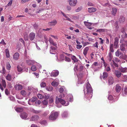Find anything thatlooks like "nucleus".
Masks as SVG:
<instances>
[{"mask_svg": "<svg viewBox=\"0 0 127 127\" xmlns=\"http://www.w3.org/2000/svg\"><path fill=\"white\" fill-rule=\"evenodd\" d=\"M108 76V74L106 72H104L103 73V75L102 77L103 79H106Z\"/></svg>", "mask_w": 127, "mask_h": 127, "instance_id": "obj_34", "label": "nucleus"}, {"mask_svg": "<svg viewBox=\"0 0 127 127\" xmlns=\"http://www.w3.org/2000/svg\"><path fill=\"white\" fill-rule=\"evenodd\" d=\"M57 48V46H51L50 50V53L52 54H55L56 53V50Z\"/></svg>", "mask_w": 127, "mask_h": 127, "instance_id": "obj_8", "label": "nucleus"}, {"mask_svg": "<svg viewBox=\"0 0 127 127\" xmlns=\"http://www.w3.org/2000/svg\"><path fill=\"white\" fill-rule=\"evenodd\" d=\"M112 71L114 72V75L117 77L119 78L121 76L122 73L120 71L116 70H112Z\"/></svg>", "mask_w": 127, "mask_h": 127, "instance_id": "obj_6", "label": "nucleus"}, {"mask_svg": "<svg viewBox=\"0 0 127 127\" xmlns=\"http://www.w3.org/2000/svg\"><path fill=\"white\" fill-rule=\"evenodd\" d=\"M115 28L116 30H117L119 28V27L118 24V23L117 22H116L115 23Z\"/></svg>", "mask_w": 127, "mask_h": 127, "instance_id": "obj_60", "label": "nucleus"}, {"mask_svg": "<svg viewBox=\"0 0 127 127\" xmlns=\"http://www.w3.org/2000/svg\"><path fill=\"white\" fill-rule=\"evenodd\" d=\"M35 36V35L34 33L33 32H31L30 33L29 35V38L30 40H33Z\"/></svg>", "mask_w": 127, "mask_h": 127, "instance_id": "obj_11", "label": "nucleus"}, {"mask_svg": "<svg viewBox=\"0 0 127 127\" xmlns=\"http://www.w3.org/2000/svg\"><path fill=\"white\" fill-rule=\"evenodd\" d=\"M37 100V98L35 97H33L30 100V101H31L32 102H34Z\"/></svg>", "mask_w": 127, "mask_h": 127, "instance_id": "obj_37", "label": "nucleus"}, {"mask_svg": "<svg viewBox=\"0 0 127 127\" xmlns=\"http://www.w3.org/2000/svg\"><path fill=\"white\" fill-rule=\"evenodd\" d=\"M59 91L61 93H62L64 91V89L62 87L60 88L59 89Z\"/></svg>", "mask_w": 127, "mask_h": 127, "instance_id": "obj_63", "label": "nucleus"}, {"mask_svg": "<svg viewBox=\"0 0 127 127\" xmlns=\"http://www.w3.org/2000/svg\"><path fill=\"white\" fill-rule=\"evenodd\" d=\"M59 58L61 61H63L64 60V55L63 54L60 55Z\"/></svg>", "mask_w": 127, "mask_h": 127, "instance_id": "obj_55", "label": "nucleus"}, {"mask_svg": "<svg viewBox=\"0 0 127 127\" xmlns=\"http://www.w3.org/2000/svg\"><path fill=\"white\" fill-rule=\"evenodd\" d=\"M84 23L85 25L87 26H90L92 25V23L86 21L84 22Z\"/></svg>", "mask_w": 127, "mask_h": 127, "instance_id": "obj_35", "label": "nucleus"}, {"mask_svg": "<svg viewBox=\"0 0 127 127\" xmlns=\"http://www.w3.org/2000/svg\"><path fill=\"white\" fill-rule=\"evenodd\" d=\"M43 103L44 105H47L48 104V101L46 100H44L43 101Z\"/></svg>", "mask_w": 127, "mask_h": 127, "instance_id": "obj_57", "label": "nucleus"}, {"mask_svg": "<svg viewBox=\"0 0 127 127\" xmlns=\"http://www.w3.org/2000/svg\"><path fill=\"white\" fill-rule=\"evenodd\" d=\"M31 69L33 71H35L37 69L35 65L32 66L31 67Z\"/></svg>", "mask_w": 127, "mask_h": 127, "instance_id": "obj_39", "label": "nucleus"}, {"mask_svg": "<svg viewBox=\"0 0 127 127\" xmlns=\"http://www.w3.org/2000/svg\"><path fill=\"white\" fill-rule=\"evenodd\" d=\"M64 17L65 18V19L68 20L69 21H71L70 20V19L68 17V15L64 14Z\"/></svg>", "mask_w": 127, "mask_h": 127, "instance_id": "obj_53", "label": "nucleus"}, {"mask_svg": "<svg viewBox=\"0 0 127 127\" xmlns=\"http://www.w3.org/2000/svg\"><path fill=\"white\" fill-rule=\"evenodd\" d=\"M110 68L109 66H107L105 67V70L108 72L110 70Z\"/></svg>", "mask_w": 127, "mask_h": 127, "instance_id": "obj_52", "label": "nucleus"}, {"mask_svg": "<svg viewBox=\"0 0 127 127\" xmlns=\"http://www.w3.org/2000/svg\"><path fill=\"white\" fill-rule=\"evenodd\" d=\"M121 87L118 84L116 85V90L117 92H119L121 90Z\"/></svg>", "mask_w": 127, "mask_h": 127, "instance_id": "obj_22", "label": "nucleus"}, {"mask_svg": "<svg viewBox=\"0 0 127 127\" xmlns=\"http://www.w3.org/2000/svg\"><path fill=\"white\" fill-rule=\"evenodd\" d=\"M5 94L7 95H8L9 94V92L8 91L7 89H6L5 90Z\"/></svg>", "mask_w": 127, "mask_h": 127, "instance_id": "obj_64", "label": "nucleus"}, {"mask_svg": "<svg viewBox=\"0 0 127 127\" xmlns=\"http://www.w3.org/2000/svg\"><path fill=\"white\" fill-rule=\"evenodd\" d=\"M58 84L59 83L58 82L55 81H53L51 83L52 85L54 87H56L58 86Z\"/></svg>", "mask_w": 127, "mask_h": 127, "instance_id": "obj_33", "label": "nucleus"}, {"mask_svg": "<svg viewBox=\"0 0 127 127\" xmlns=\"http://www.w3.org/2000/svg\"><path fill=\"white\" fill-rule=\"evenodd\" d=\"M89 48L88 47H86L84 49V51L83 54L85 57L86 56L88 51L89 50Z\"/></svg>", "mask_w": 127, "mask_h": 127, "instance_id": "obj_24", "label": "nucleus"}, {"mask_svg": "<svg viewBox=\"0 0 127 127\" xmlns=\"http://www.w3.org/2000/svg\"><path fill=\"white\" fill-rule=\"evenodd\" d=\"M11 67L10 64L9 63H7L6 64V68L7 69L9 70Z\"/></svg>", "mask_w": 127, "mask_h": 127, "instance_id": "obj_43", "label": "nucleus"}, {"mask_svg": "<svg viewBox=\"0 0 127 127\" xmlns=\"http://www.w3.org/2000/svg\"><path fill=\"white\" fill-rule=\"evenodd\" d=\"M76 48L78 49H80L82 47V45H80L79 44H77L76 45Z\"/></svg>", "mask_w": 127, "mask_h": 127, "instance_id": "obj_54", "label": "nucleus"}, {"mask_svg": "<svg viewBox=\"0 0 127 127\" xmlns=\"http://www.w3.org/2000/svg\"><path fill=\"white\" fill-rule=\"evenodd\" d=\"M39 118V116L37 115H34L32 116L31 118V120L32 121H36L38 120Z\"/></svg>", "mask_w": 127, "mask_h": 127, "instance_id": "obj_17", "label": "nucleus"}, {"mask_svg": "<svg viewBox=\"0 0 127 127\" xmlns=\"http://www.w3.org/2000/svg\"><path fill=\"white\" fill-rule=\"evenodd\" d=\"M117 9L116 8H112L111 12L112 16H115L117 12Z\"/></svg>", "mask_w": 127, "mask_h": 127, "instance_id": "obj_23", "label": "nucleus"}, {"mask_svg": "<svg viewBox=\"0 0 127 127\" xmlns=\"http://www.w3.org/2000/svg\"><path fill=\"white\" fill-rule=\"evenodd\" d=\"M123 81H125L127 80V76L126 75H124L123 77Z\"/></svg>", "mask_w": 127, "mask_h": 127, "instance_id": "obj_48", "label": "nucleus"}, {"mask_svg": "<svg viewBox=\"0 0 127 127\" xmlns=\"http://www.w3.org/2000/svg\"><path fill=\"white\" fill-rule=\"evenodd\" d=\"M79 68L78 69V66L75 65L74 68V70L75 71H83V69L85 68L83 66L81 65H79Z\"/></svg>", "mask_w": 127, "mask_h": 127, "instance_id": "obj_5", "label": "nucleus"}, {"mask_svg": "<svg viewBox=\"0 0 127 127\" xmlns=\"http://www.w3.org/2000/svg\"><path fill=\"white\" fill-rule=\"evenodd\" d=\"M119 70L122 72H127V68L126 67H121L119 68Z\"/></svg>", "mask_w": 127, "mask_h": 127, "instance_id": "obj_21", "label": "nucleus"}, {"mask_svg": "<svg viewBox=\"0 0 127 127\" xmlns=\"http://www.w3.org/2000/svg\"><path fill=\"white\" fill-rule=\"evenodd\" d=\"M84 91L85 96L88 100H90L92 96L93 90L91 85L88 82L84 87Z\"/></svg>", "mask_w": 127, "mask_h": 127, "instance_id": "obj_1", "label": "nucleus"}, {"mask_svg": "<svg viewBox=\"0 0 127 127\" xmlns=\"http://www.w3.org/2000/svg\"><path fill=\"white\" fill-rule=\"evenodd\" d=\"M59 74V72L57 70L53 71L51 74V76L53 77H56L58 76Z\"/></svg>", "mask_w": 127, "mask_h": 127, "instance_id": "obj_10", "label": "nucleus"}, {"mask_svg": "<svg viewBox=\"0 0 127 127\" xmlns=\"http://www.w3.org/2000/svg\"><path fill=\"white\" fill-rule=\"evenodd\" d=\"M65 61L67 62H70L71 61L70 58L66 57H65Z\"/></svg>", "mask_w": 127, "mask_h": 127, "instance_id": "obj_51", "label": "nucleus"}, {"mask_svg": "<svg viewBox=\"0 0 127 127\" xmlns=\"http://www.w3.org/2000/svg\"><path fill=\"white\" fill-rule=\"evenodd\" d=\"M17 70L19 72H21L23 70L22 68L20 67L19 65L17 66Z\"/></svg>", "mask_w": 127, "mask_h": 127, "instance_id": "obj_46", "label": "nucleus"}, {"mask_svg": "<svg viewBox=\"0 0 127 127\" xmlns=\"http://www.w3.org/2000/svg\"><path fill=\"white\" fill-rule=\"evenodd\" d=\"M119 42V40L118 38L116 37L115 39V42L114 43V47L115 48H117L118 46V43Z\"/></svg>", "mask_w": 127, "mask_h": 127, "instance_id": "obj_13", "label": "nucleus"}, {"mask_svg": "<svg viewBox=\"0 0 127 127\" xmlns=\"http://www.w3.org/2000/svg\"><path fill=\"white\" fill-rule=\"evenodd\" d=\"M96 10V8L94 7H90L88 8V11L90 13L94 12Z\"/></svg>", "mask_w": 127, "mask_h": 127, "instance_id": "obj_16", "label": "nucleus"}, {"mask_svg": "<svg viewBox=\"0 0 127 127\" xmlns=\"http://www.w3.org/2000/svg\"><path fill=\"white\" fill-rule=\"evenodd\" d=\"M114 82V80L113 78L112 77H110L108 79V83L109 85H112Z\"/></svg>", "mask_w": 127, "mask_h": 127, "instance_id": "obj_15", "label": "nucleus"}, {"mask_svg": "<svg viewBox=\"0 0 127 127\" xmlns=\"http://www.w3.org/2000/svg\"><path fill=\"white\" fill-rule=\"evenodd\" d=\"M6 79L9 81H11V76L10 75L8 74L6 77Z\"/></svg>", "mask_w": 127, "mask_h": 127, "instance_id": "obj_31", "label": "nucleus"}, {"mask_svg": "<svg viewBox=\"0 0 127 127\" xmlns=\"http://www.w3.org/2000/svg\"><path fill=\"white\" fill-rule=\"evenodd\" d=\"M124 91L125 94L127 95V86H125Z\"/></svg>", "mask_w": 127, "mask_h": 127, "instance_id": "obj_62", "label": "nucleus"}, {"mask_svg": "<svg viewBox=\"0 0 127 127\" xmlns=\"http://www.w3.org/2000/svg\"><path fill=\"white\" fill-rule=\"evenodd\" d=\"M105 29H100L96 30V32H103L105 31Z\"/></svg>", "mask_w": 127, "mask_h": 127, "instance_id": "obj_50", "label": "nucleus"}, {"mask_svg": "<svg viewBox=\"0 0 127 127\" xmlns=\"http://www.w3.org/2000/svg\"><path fill=\"white\" fill-rule=\"evenodd\" d=\"M119 49H118L117 51L115 53L117 57H120V55H121V53L119 51Z\"/></svg>", "mask_w": 127, "mask_h": 127, "instance_id": "obj_42", "label": "nucleus"}, {"mask_svg": "<svg viewBox=\"0 0 127 127\" xmlns=\"http://www.w3.org/2000/svg\"><path fill=\"white\" fill-rule=\"evenodd\" d=\"M120 49L122 51L124 52L125 51L124 45L123 44H121L120 45Z\"/></svg>", "mask_w": 127, "mask_h": 127, "instance_id": "obj_32", "label": "nucleus"}, {"mask_svg": "<svg viewBox=\"0 0 127 127\" xmlns=\"http://www.w3.org/2000/svg\"><path fill=\"white\" fill-rule=\"evenodd\" d=\"M108 98L110 100V103H112L113 102V101H115V100H114L112 96L111 95H110L109 96Z\"/></svg>", "mask_w": 127, "mask_h": 127, "instance_id": "obj_27", "label": "nucleus"}, {"mask_svg": "<svg viewBox=\"0 0 127 127\" xmlns=\"http://www.w3.org/2000/svg\"><path fill=\"white\" fill-rule=\"evenodd\" d=\"M19 54L18 52L15 53L13 55V59L15 60H17L19 58Z\"/></svg>", "mask_w": 127, "mask_h": 127, "instance_id": "obj_12", "label": "nucleus"}, {"mask_svg": "<svg viewBox=\"0 0 127 127\" xmlns=\"http://www.w3.org/2000/svg\"><path fill=\"white\" fill-rule=\"evenodd\" d=\"M2 84L4 88H5L6 86V82L5 80L3 79L2 80Z\"/></svg>", "mask_w": 127, "mask_h": 127, "instance_id": "obj_44", "label": "nucleus"}, {"mask_svg": "<svg viewBox=\"0 0 127 127\" xmlns=\"http://www.w3.org/2000/svg\"><path fill=\"white\" fill-rule=\"evenodd\" d=\"M6 44V43L4 42V40L3 39H2L1 40V41L0 42V44L5 45Z\"/></svg>", "mask_w": 127, "mask_h": 127, "instance_id": "obj_49", "label": "nucleus"}, {"mask_svg": "<svg viewBox=\"0 0 127 127\" xmlns=\"http://www.w3.org/2000/svg\"><path fill=\"white\" fill-rule=\"evenodd\" d=\"M20 116L23 119H26L27 117V115L26 113L23 112L21 114Z\"/></svg>", "mask_w": 127, "mask_h": 127, "instance_id": "obj_19", "label": "nucleus"}, {"mask_svg": "<svg viewBox=\"0 0 127 127\" xmlns=\"http://www.w3.org/2000/svg\"><path fill=\"white\" fill-rule=\"evenodd\" d=\"M26 62L27 64L29 65H32L34 64V62L33 61L30 60H27Z\"/></svg>", "mask_w": 127, "mask_h": 127, "instance_id": "obj_25", "label": "nucleus"}, {"mask_svg": "<svg viewBox=\"0 0 127 127\" xmlns=\"http://www.w3.org/2000/svg\"><path fill=\"white\" fill-rule=\"evenodd\" d=\"M68 113L67 112H64V117H67L68 116Z\"/></svg>", "mask_w": 127, "mask_h": 127, "instance_id": "obj_61", "label": "nucleus"}, {"mask_svg": "<svg viewBox=\"0 0 127 127\" xmlns=\"http://www.w3.org/2000/svg\"><path fill=\"white\" fill-rule=\"evenodd\" d=\"M110 51L111 52H114V50L113 49V45L111 44L110 46Z\"/></svg>", "mask_w": 127, "mask_h": 127, "instance_id": "obj_36", "label": "nucleus"}, {"mask_svg": "<svg viewBox=\"0 0 127 127\" xmlns=\"http://www.w3.org/2000/svg\"><path fill=\"white\" fill-rule=\"evenodd\" d=\"M67 91L64 90V105L65 106L68 105L69 102H72L73 101V96L71 94H67Z\"/></svg>", "mask_w": 127, "mask_h": 127, "instance_id": "obj_2", "label": "nucleus"}, {"mask_svg": "<svg viewBox=\"0 0 127 127\" xmlns=\"http://www.w3.org/2000/svg\"><path fill=\"white\" fill-rule=\"evenodd\" d=\"M69 5L71 6H75L77 2V0H68Z\"/></svg>", "mask_w": 127, "mask_h": 127, "instance_id": "obj_7", "label": "nucleus"}, {"mask_svg": "<svg viewBox=\"0 0 127 127\" xmlns=\"http://www.w3.org/2000/svg\"><path fill=\"white\" fill-rule=\"evenodd\" d=\"M57 22L55 20H54L48 23L49 25L51 26H55L57 24Z\"/></svg>", "mask_w": 127, "mask_h": 127, "instance_id": "obj_14", "label": "nucleus"}, {"mask_svg": "<svg viewBox=\"0 0 127 127\" xmlns=\"http://www.w3.org/2000/svg\"><path fill=\"white\" fill-rule=\"evenodd\" d=\"M49 112L48 111H47L44 113L43 114V115L44 116H47L49 114Z\"/></svg>", "mask_w": 127, "mask_h": 127, "instance_id": "obj_58", "label": "nucleus"}, {"mask_svg": "<svg viewBox=\"0 0 127 127\" xmlns=\"http://www.w3.org/2000/svg\"><path fill=\"white\" fill-rule=\"evenodd\" d=\"M111 66L113 68H114V66L117 67L118 66V64L116 63L115 61L113 60H112L111 62Z\"/></svg>", "mask_w": 127, "mask_h": 127, "instance_id": "obj_20", "label": "nucleus"}, {"mask_svg": "<svg viewBox=\"0 0 127 127\" xmlns=\"http://www.w3.org/2000/svg\"><path fill=\"white\" fill-rule=\"evenodd\" d=\"M5 53L7 58H9L10 57L9 50L8 49H6L5 50Z\"/></svg>", "mask_w": 127, "mask_h": 127, "instance_id": "obj_29", "label": "nucleus"}, {"mask_svg": "<svg viewBox=\"0 0 127 127\" xmlns=\"http://www.w3.org/2000/svg\"><path fill=\"white\" fill-rule=\"evenodd\" d=\"M20 93L23 96H25L27 94L26 91L24 90L21 91L20 92Z\"/></svg>", "mask_w": 127, "mask_h": 127, "instance_id": "obj_38", "label": "nucleus"}, {"mask_svg": "<svg viewBox=\"0 0 127 127\" xmlns=\"http://www.w3.org/2000/svg\"><path fill=\"white\" fill-rule=\"evenodd\" d=\"M46 89L47 91H51L53 89V87L51 86H47L46 88Z\"/></svg>", "mask_w": 127, "mask_h": 127, "instance_id": "obj_26", "label": "nucleus"}, {"mask_svg": "<svg viewBox=\"0 0 127 127\" xmlns=\"http://www.w3.org/2000/svg\"><path fill=\"white\" fill-rule=\"evenodd\" d=\"M38 98L40 99H42L43 97V96L41 94H38L37 95Z\"/></svg>", "mask_w": 127, "mask_h": 127, "instance_id": "obj_47", "label": "nucleus"}, {"mask_svg": "<svg viewBox=\"0 0 127 127\" xmlns=\"http://www.w3.org/2000/svg\"><path fill=\"white\" fill-rule=\"evenodd\" d=\"M62 95H60L59 96V98L56 99V103H60L62 105H64V99Z\"/></svg>", "mask_w": 127, "mask_h": 127, "instance_id": "obj_4", "label": "nucleus"}, {"mask_svg": "<svg viewBox=\"0 0 127 127\" xmlns=\"http://www.w3.org/2000/svg\"><path fill=\"white\" fill-rule=\"evenodd\" d=\"M58 115V113L57 112H55L52 113L49 117V118L50 120H55Z\"/></svg>", "mask_w": 127, "mask_h": 127, "instance_id": "obj_3", "label": "nucleus"}, {"mask_svg": "<svg viewBox=\"0 0 127 127\" xmlns=\"http://www.w3.org/2000/svg\"><path fill=\"white\" fill-rule=\"evenodd\" d=\"M71 58L72 59L74 63H76L78 61V60L75 56H72Z\"/></svg>", "mask_w": 127, "mask_h": 127, "instance_id": "obj_30", "label": "nucleus"}, {"mask_svg": "<svg viewBox=\"0 0 127 127\" xmlns=\"http://www.w3.org/2000/svg\"><path fill=\"white\" fill-rule=\"evenodd\" d=\"M40 86L41 87H45L46 86V84L44 82H42L41 83Z\"/></svg>", "mask_w": 127, "mask_h": 127, "instance_id": "obj_41", "label": "nucleus"}, {"mask_svg": "<svg viewBox=\"0 0 127 127\" xmlns=\"http://www.w3.org/2000/svg\"><path fill=\"white\" fill-rule=\"evenodd\" d=\"M15 110L18 112H21L23 111V109L21 107H18L16 108Z\"/></svg>", "mask_w": 127, "mask_h": 127, "instance_id": "obj_28", "label": "nucleus"}, {"mask_svg": "<svg viewBox=\"0 0 127 127\" xmlns=\"http://www.w3.org/2000/svg\"><path fill=\"white\" fill-rule=\"evenodd\" d=\"M108 57L109 58V61H111L112 57V55L110 52L109 53Z\"/></svg>", "mask_w": 127, "mask_h": 127, "instance_id": "obj_40", "label": "nucleus"}, {"mask_svg": "<svg viewBox=\"0 0 127 127\" xmlns=\"http://www.w3.org/2000/svg\"><path fill=\"white\" fill-rule=\"evenodd\" d=\"M40 123L41 125H45L47 123L46 121L45 120H43L40 122Z\"/></svg>", "mask_w": 127, "mask_h": 127, "instance_id": "obj_45", "label": "nucleus"}, {"mask_svg": "<svg viewBox=\"0 0 127 127\" xmlns=\"http://www.w3.org/2000/svg\"><path fill=\"white\" fill-rule=\"evenodd\" d=\"M32 111L33 112L36 113H40L41 112V111H36L33 109L32 110Z\"/></svg>", "mask_w": 127, "mask_h": 127, "instance_id": "obj_56", "label": "nucleus"}, {"mask_svg": "<svg viewBox=\"0 0 127 127\" xmlns=\"http://www.w3.org/2000/svg\"><path fill=\"white\" fill-rule=\"evenodd\" d=\"M87 4L88 6H94V4H93L92 3H91L90 2H88V3H87Z\"/></svg>", "mask_w": 127, "mask_h": 127, "instance_id": "obj_59", "label": "nucleus"}, {"mask_svg": "<svg viewBox=\"0 0 127 127\" xmlns=\"http://www.w3.org/2000/svg\"><path fill=\"white\" fill-rule=\"evenodd\" d=\"M49 41L50 42V44L53 45L55 46H57V44L51 38H50Z\"/></svg>", "mask_w": 127, "mask_h": 127, "instance_id": "obj_18", "label": "nucleus"}, {"mask_svg": "<svg viewBox=\"0 0 127 127\" xmlns=\"http://www.w3.org/2000/svg\"><path fill=\"white\" fill-rule=\"evenodd\" d=\"M15 88L16 90H20L22 89L23 88V86L22 85L19 84H16L15 85Z\"/></svg>", "mask_w": 127, "mask_h": 127, "instance_id": "obj_9", "label": "nucleus"}]
</instances>
